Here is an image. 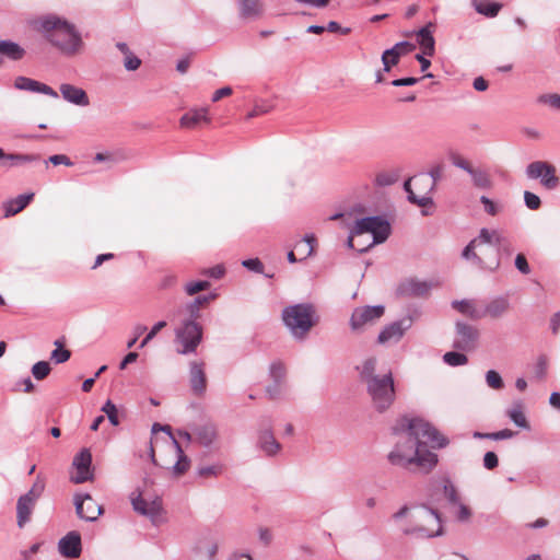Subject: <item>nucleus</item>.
Listing matches in <instances>:
<instances>
[{
  "label": "nucleus",
  "instance_id": "f257e3e1",
  "mask_svg": "<svg viewBox=\"0 0 560 560\" xmlns=\"http://www.w3.org/2000/svg\"><path fill=\"white\" fill-rule=\"evenodd\" d=\"M392 430L397 440L388 460L404 468L415 465L425 474L436 466L439 459L435 453L423 447L442 448L448 443L431 423L421 418L401 417Z\"/></svg>",
  "mask_w": 560,
  "mask_h": 560
},
{
  "label": "nucleus",
  "instance_id": "f03ea898",
  "mask_svg": "<svg viewBox=\"0 0 560 560\" xmlns=\"http://www.w3.org/2000/svg\"><path fill=\"white\" fill-rule=\"evenodd\" d=\"M501 234L495 230L482 229L463 250V258L472 265L493 270L499 266V245Z\"/></svg>",
  "mask_w": 560,
  "mask_h": 560
},
{
  "label": "nucleus",
  "instance_id": "7ed1b4c3",
  "mask_svg": "<svg viewBox=\"0 0 560 560\" xmlns=\"http://www.w3.org/2000/svg\"><path fill=\"white\" fill-rule=\"evenodd\" d=\"M389 234L390 225L382 217L358 219L351 229L348 246L365 252L373 245L385 242Z\"/></svg>",
  "mask_w": 560,
  "mask_h": 560
},
{
  "label": "nucleus",
  "instance_id": "20e7f679",
  "mask_svg": "<svg viewBox=\"0 0 560 560\" xmlns=\"http://www.w3.org/2000/svg\"><path fill=\"white\" fill-rule=\"evenodd\" d=\"M405 516H409V524L402 527L406 535L430 538L442 533L440 514L433 509L422 505L410 510L405 505L393 515L395 520Z\"/></svg>",
  "mask_w": 560,
  "mask_h": 560
},
{
  "label": "nucleus",
  "instance_id": "39448f33",
  "mask_svg": "<svg viewBox=\"0 0 560 560\" xmlns=\"http://www.w3.org/2000/svg\"><path fill=\"white\" fill-rule=\"evenodd\" d=\"M45 37L62 54L74 56L82 51L83 42L75 27L65 20L49 16L42 22Z\"/></svg>",
  "mask_w": 560,
  "mask_h": 560
},
{
  "label": "nucleus",
  "instance_id": "423d86ee",
  "mask_svg": "<svg viewBox=\"0 0 560 560\" xmlns=\"http://www.w3.org/2000/svg\"><path fill=\"white\" fill-rule=\"evenodd\" d=\"M444 166L438 164L430 170L429 175H418L405 183V189L408 192V199L419 207H427L432 203L430 192L435 186L438 179L443 175Z\"/></svg>",
  "mask_w": 560,
  "mask_h": 560
},
{
  "label": "nucleus",
  "instance_id": "0eeeda50",
  "mask_svg": "<svg viewBox=\"0 0 560 560\" xmlns=\"http://www.w3.org/2000/svg\"><path fill=\"white\" fill-rule=\"evenodd\" d=\"M315 310L311 304H295L282 311V319L293 337L303 339L315 324Z\"/></svg>",
  "mask_w": 560,
  "mask_h": 560
},
{
  "label": "nucleus",
  "instance_id": "6e6552de",
  "mask_svg": "<svg viewBox=\"0 0 560 560\" xmlns=\"http://www.w3.org/2000/svg\"><path fill=\"white\" fill-rule=\"evenodd\" d=\"M366 390L373 407L378 412L387 410L395 400V384L392 372L389 371L378 378H372L366 383Z\"/></svg>",
  "mask_w": 560,
  "mask_h": 560
},
{
  "label": "nucleus",
  "instance_id": "1a4fd4ad",
  "mask_svg": "<svg viewBox=\"0 0 560 560\" xmlns=\"http://www.w3.org/2000/svg\"><path fill=\"white\" fill-rule=\"evenodd\" d=\"M202 339V328L195 320H185L175 329L176 351L179 354H190L196 352L197 347Z\"/></svg>",
  "mask_w": 560,
  "mask_h": 560
},
{
  "label": "nucleus",
  "instance_id": "9d476101",
  "mask_svg": "<svg viewBox=\"0 0 560 560\" xmlns=\"http://www.w3.org/2000/svg\"><path fill=\"white\" fill-rule=\"evenodd\" d=\"M385 314L384 305L359 306L351 314L349 325L353 332H363L376 324Z\"/></svg>",
  "mask_w": 560,
  "mask_h": 560
},
{
  "label": "nucleus",
  "instance_id": "9b49d317",
  "mask_svg": "<svg viewBox=\"0 0 560 560\" xmlns=\"http://www.w3.org/2000/svg\"><path fill=\"white\" fill-rule=\"evenodd\" d=\"M412 325L413 317L411 315H406L388 323L381 329L377 336V343L383 346L397 345Z\"/></svg>",
  "mask_w": 560,
  "mask_h": 560
},
{
  "label": "nucleus",
  "instance_id": "f8f14e48",
  "mask_svg": "<svg viewBox=\"0 0 560 560\" xmlns=\"http://www.w3.org/2000/svg\"><path fill=\"white\" fill-rule=\"evenodd\" d=\"M526 174L532 179L541 178V185L547 189H555L559 186L560 179L556 175V167L545 161H536L528 164Z\"/></svg>",
  "mask_w": 560,
  "mask_h": 560
},
{
  "label": "nucleus",
  "instance_id": "ddd939ff",
  "mask_svg": "<svg viewBox=\"0 0 560 560\" xmlns=\"http://www.w3.org/2000/svg\"><path fill=\"white\" fill-rule=\"evenodd\" d=\"M478 340L479 330L477 327L463 322L456 323L453 348L459 351H471L477 348Z\"/></svg>",
  "mask_w": 560,
  "mask_h": 560
},
{
  "label": "nucleus",
  "instance_id": "4468645a",
  "mask_svg": "<svg viewBox=\"0 0 560 560\" xmlns=\"http://www.w3.org/2000/svg\"><path fill=\"white\" fill-rule=\"evenodd\" d=\"M91 466L92 454L89 448H82L72 460L74 474L70 480L77 485L91 480L93 478Z\"/></svg>",
  "mask_w": 560,
  "mask_h": 560
},
{
  "label": "nucleus",
  "instance_id": "2eb2a0df",
  "mask_svg": "<svg viewBox=\"0 0 560 560\" xmlns=\"http://www.w3.org/2000/svg\"><path fill=\"white\" fill-rule=\"evenodd\" d=\"M74 505L77 515L84 521L93 522L102 514V508L97 505L90 494L77 495Z\"/></svg>",
  "mask_w": 560,
  "mask_h": 560
},
{
  "label": "nucleus",
  "instance_id": "dca6fc26",
  "mask_svg": "<svg viewBox=\"0 0 560 560\" xmlns=\"http://www.w3.org/2000/svg\"><path fill=\"white\" fill-rule=\"evenodd\" d=\"M152 431L154 433L156 431H164V432H166L168 434L170 439L172 440V444L175 447L176 454H177V462L173 466V472L176 476H180V475L185 474L188 470V468L190 467V460L185 455V453H184L182 446L179 445V443L173 436L172 431H171V427L170 425H161L159 423H154L153 427H152Z\"/></svg>",
  "mask_w": 560,
  "mask_h": 560
},
{
  "label": "nucleus",
  "instance_id": "f3484780",
  "mask_svg": "<svg viewBox=\"0 0 560 560\" xmlns=\"http://www.w3.org/2000/svg\"><path fill=\"white\" fill-rule=\"evenodd\" d=\"M189 382L194 394L202 395L206 392L207 377L203 363L196 361L190 363Z\"/></svg>",
  "mask_w": 560,
  "mask_h": 560
},
{
  "label": "nucleus",
  "instance_id": "a211bd4d",
  "mask_svg": "<svg viewBox=\"0 0 560 560\" xmlns=\"http://www.w3.org/2000/svg\"><path fill=\"white\" fill-rule=\"evenodd\" d=\"M59 551L67 558H78L81 553V537L77 532H70L59 540Z\"/></svg>",
  "mask_w": 560,
  "mask_h": 560
},
{
  "label": "nucleus",
  "instance_id": "6ab92c4d",
  "mask_svg": "<svg viewBox=\"0 0 560 560\" xmlns=\"http://www.w3.org/2000/svg\"><path fill=\"white\" fill-rule=\"evenodd\" d=\"M131 502L136 512L151 518L160 515L162 510V502L160 499L148 501L139 494L136 498H132Z\"/></svg>",
  "mask_w": 560,
  "mask_h": 560
},
{
  "label": "nucleus",
  "instance_id": "aec40b11",
  "mask_svg": "<svg viewBox=\"0 0 560 560\" xmlns=\"http://www.w3.org/2000/svg\"><path fill=\"white\" fill-rule=\"evenodd\" d=\"M238 12L244 20H257L262 18L265 5L261 0H238Z\"/></svg>",
  "mask_w": 560,
  "mask_h": 560
},
{
  "label": "nucleus",
  "instance_id": "412c9836",
  "mask_svg": "<svg viewBox=\"0 0 560 560\" xmlns=\"http://www.w3.org/2000/svg\"><path fill=\"white\" fill-rule=\"evenodd\" d=\"M257 445L266 456L270 457L277 455L281 450L280 443L276 440L270 429L259 432Z\"/></svg>",
  "mask_w": 560,
  "mask_h": 560
},
{
  "label": "nucleus",
  "instance_id": "4be33fe9",
  "mask_svg": "<svg viewBox=\"0 0 560 560\" xmlns=\"http://www.w3.org/2000/svg\"><path fill=\"white\" fill-rule=\"evenodd\" d=\"M194 435L195 441L206 447L211 446L218 439L217 428L210 422L197 425Z\"/></svg>",
  "mask_w": 560,
  "mask_h": 560
},
{
  "label": "nucleus",
  "instance_id": "5701e85b",
  "mask_svg": "<svg viewBox=\"0 0 560 560\" xmlns=\"http://www.w3.org/2000/svg\"><path fill=\"white\" fill-rule=\"evenodd\" d=\"M36 501L27 495H21L16 503V523L20 528L30 522L32 513L35 509Z\"/></svg>",
  "mask_w": 560,
  "mask_h": 560
},
{
  "label": "nucleus",
  "instance_id": "b1692460",
  "mask_svg": "<svg viewBox=\"0 0 560 560\" xmlns=\"http://www.w3.org/2000/svg\"><path fill=\"white\" fill-rule=\"evenodd\" d=\"M60 93L66 101L75 105L88 106L90 104L85 91L78 86L71 84H61Z\"/></svg>",
  "mask_w": 560,
  "mask_h": 560
},
{
  "label": "nucleus",
  "instance_id": "393cba45",
  "mask_svg": "<svg viewBox=\"0 0 560 560\" xmlns=\"http://www.w3.org/2000/svg\"><path fill=\"white\" fill-rule=\"evenodd\" d=\"M180 126L183 128H196L202 122H209L208 110L206 108H198L187 112L180 118Z\"/></svg>",
  "mask_w": 560,
  "mask_h": 560
},
{
  "label": "nucleus",
  "instance_id": "a878e982",
  "mask_svg": "<svg viewBox=\"0 0 560 560\" xmlns=\"http://www.w3.org/2000/svg\"><path fill=\"white\" fill-rule=\"evenodd\" d=\"M34 192L19 195L16 198L4 203V215L12 217L24 210L33 200Z\"/></svg>",
  "mask_w": 560,
  "mask_h": 560
},
{
  "label": "nucleus",
  "instance_id": "bb28decb",
  "mask_svg": "<svg viewBox=\"0 0 560 560\" xmlns=\"http://www.w3.org/2000/svg\"><path fill=\"white\" fill-rule=\"evenodd\" d=\"M431 27H433L432 23H429L427 26L422 27L418 32L419 45L422 49V54L429 57L434 55V38L432 36Z\"/></svg>",
  "mask_w": 560,
  "mask_h": 560
},
{
  "label": "nucleus",
  "instance_id": "cd10ccee",
  "mask_svg": "<svg viewBox=\"0 0 560 560\" xmlns=\"http://www.w3.org/2000/svg\"><path fill=\"white\" fill-rule=\"evenodd\" d=\"M35 160V156L28 154H8L0 148V165L5 168L25 164Z\"/></svg>",
  "mask_w": 560,
  "mask_h": 560
},
{
  "label": "nucleus",
  "instance_id": "c85d7f7f",
  "mask_svg": "<svg viewBox=\"0 0 560 560\" xmlns=\"http://www.w3.org/2000/svg\"><path fill=\"white\" fill-rule=\"evenodd\" d=\"M506 416L518 428L528 430L529 424L523 410L521 401L513 402L512 407L506 410Z\"/></svg>",
  "mask_w": 560,
  "mask_h": 560
},
{
  "label": "nucleus",
  "instance_id": "c756f323",
  "mask_svg": "<svg viewBox=\"0 0 560 560\" xmlns=\"http://www.w3.org/2000/svg\"><path fill=\"white\" fill-rule=\"evenodd\" d=\"M510 307L509 300L506 298L500 296L490 301L485 310V313L492 318H498L502 316Z\"/></svg>",
  "mask_w": 560,
  "mask_h": 560
},
{
  "label": "nucleus",
  "instance_id": "7c9ffc66",
  "mask_svg": "<svg viewBox=\"0 0 560 560\" xmlns=\"http://www.w3.org/2000/svg\"><path fill=\"white\" fill-rule=\"evenodd\" d=\"M376 364H377V359L375 357H371V358L365 359L362 362V364L357 368L360 373L361 380L365 384L369 383L372 378H378L382 376V375L375 374Z\"/></svg>",
  "mask_w": 560,
  "mask_h": 560
},
{
  "label": "nucleus",
  "instance_id": "2f4dec72",
  "mask_svg": "<svg viewBox=\"0 0 560 560\" xmlns=\"http://www.w3.org/2000/svg\"><path fill=\"white\" fill-rule=\"evenodd\" d=\"M117 48L124 55V66L128 71H135L141 66V60L130 51L127 44L118 43Z\"/></svg>",
  "mask_w": 560,
  "mask_h": 560
},
{
  "label": "nucleus",
  "instance_id": "473e14b6",
  "mask_svg": "<svg viewBox=\"0 0 560 560\" xmlns=\"http://www.w3.org/2000/svg\"><path fill=\"white\" fill-rule=\"evenodd\" d=\"M443 492L448 503L452 505L459 504L462 501L460 494L455 487V485L451 481L450 478L443 479Z\"/></svg>",
  "mask_w": 560,
  "mask_h": 560
},
{
  "label": "nucleus",
  "instance_id": "72a5a7b5",
  "mask_svg": "<svg viewBox=\"0 0 560 560\" xmlns=\"http://www.w3.org/2000/svg\"><path fill=\"white\" fill-rule=\"evenodd\" d=\"M428 282H404L399 288V292L408 293L411 295H423L428 292Z\"/></svg>",
  "mask_w": 560,
  "mask_h": 560
},
{
  "label": "nucleus",
  "instance_id": "f704fd0d",
  "mask_svg": "<svg viewBox=\"0 0 560 560\" xmlns=\"http://www.w3.org/2000/svg\"><path fill=\"white\" fill-rule=\"evenodd\" d=\"M314 244H315V237L314 236H306L304 240L299 242L295 245V250L299 253L300 258L299 260L306 259L310 257L314 250Z\"/></svg>",
  "mask_w": 560,
  "mask_h": 560
},
{
  "label": "nucleus",
  "instance_id": "c9c22d12",
  "mask_svg": "<svg viewBox=\"0 0 560 560\" xmlns=\"http://www.w3.org/2000/svg\"><path fill=\"white\" fill-rule=\"evenodd\" d=\"M54 345L56 349L51 351L50 359L57 364L67 362L71 357L70 350L66 349L60 340H56Z\"/></svg>",
  "mask_w": 560,
  "mask_h": 560
},
{
  "label": "nucleus",
  "instance_id": "e433bc0d",
  "mask_svg": "<svg viewBox=\"0 0 560 560\" xmlns=\"http://www.w3.org/2000/svg\"><path fill=\"white\" fill-rule=\"evenodd\" d=\"M452 306L464 315L470 316L472 318L480 317V314L476 312L472 302L469 300L453 301Z\"/></svg>",
  "mask_w": 560,
  "mask_h": 560
},
{
  "label": "nucleus",
  "instance_id": "4c0bfd02",
  "mask_svg": "<svg viewBox=\"0 0 560 560\" xmlns=\"http://www.w3.org/2000/svg\"><path fill=\"white\" fill-rule=\"evenodd\" d=\"M443 361L450 366H460L468 362V358L458 351H450L443 355Z\"/></svg>",
  "mask_w": 560,
  "mask_h": 560
},
{
  "label": "nucleus",
  "instance_id": "58836bf2",
  "mask_svg": "<svg viewBox=\"0 0 560 560\" xmlns=\"http://www.w3.org/2000/svg\"><path fill=\"white\" fill-rule=\"evenodd\" d=\"M51 371L50 364L47 361H38L32 366V375L37 381L46 378Z\"/></svg>",
  "mask_w": 560,
  "mask_h": 560
},
{
  "label": "nucleus",
  "instance_id": "ea45409f",
  "mask_svg": "<svg viewBox=\"0 0 560 560\" xmlns=\"http://www.w3.org/2000/svg\"><path fill=\"white\" fill-rule=\"evenodd\" d=\"M486 383L490 388L495 390L502 389L504 386L501 375L494 370H489L486 373Z\"/></svg>",
  "mask_w": 560,
  "mask_h": 560
},
{
  "label": "nucleus",
  "instance_id": "a19ab883",
  "mask_svg": "<svg viewBox=\"0 0 560 560\" xmlns=\"http://www.w3.org/2000/svg\"><path fill=\"white\" fill-rule=\"evenodd\" d=\"M215 298H217L215 293L203 294V295L197 296L195 299V301L192 303H190L188 306L190 314L192 316L196 315L198 313L200 306L207 304L208 302L214 300Z\"/></svg>",
  "mask_w": 560,
  "mask_h": 560
},
{
  "label": "nucleus",
  "instance_id": "79ce46f5",
  "mask_svg": "<svg viewBox=\"0 0 560 560\" xmlns=\"http://www.w3.org/2000/svg\"><path fill=\"white\" fill-rule=\"evenodd\" d=\"M454 510V515L459 522H467L471 517V510L468 505H466L463 501L459 504L452 505Z\"/></svg>",
  "mask_w": 560,
  "mask_h": 560
},
{
  "label": "nucleus",
  "instance_id": "37998d69",
  "mask_svg": "<svg viewBox=\"0 0 560 560\" xmlns=\"http://www.w3.org/2000/svg\"><path fill=\"white\" fill-rule=\"evenodd\" d=\"M102 411L107 416L112 425L116 427L119 424L118 410L112 400H107L104 404Z\"/></svg>",
  "mask_w": 560,
  "mask_h": 560
},
{
  "label": "nucleus",
  "instance_id": "c03bdc74",
  "mask_svg": "<svg viewBox=\"0 0 560 560\" xmlns=\"http://www.w3.org/2000/svg\"><path fill=\"white\" fill-rule=\"evenodd\" d=\"M45 490V481L37 477L31 489L24 494L31 498L32 500L36 501L40 498Z\"/></svg>",
  "mask_w": 560,
  "mask_h": 560
},
{
  "label": "nucleus",
  "instance_id": "a18cd8bd",
  "mask_svg": "<svg viewBox=\"0 0 560 560\" xmlns=\"http://www.w3.org/2000/svg\"><path fill=\"white\" fill-rule=\"evenodd\" d=\"M399 59L400 57L392 49L385 50L382 55L384 70L388 72L392 69V67L396 66L399 62Z\"/></svg>",
  "mask_w": 560,
  "mask_h": 560
},
{
  "label": "nucleus",
  "instance_id": "49530a36",
  "mask_svg": "<svg viewBox=\"0 0 560 560\" xmlns=\"http://www.w3.org/2000/svg\"><path fill=\"white\" fill-rule=\"evenodd\" d=\"M269 373L271 378L279 383L285 375V368L280 361H275L270 364Z\"/></svg>",
  "mask_w": 560,
  "mask_h": 560
},
{
  "label": "nucleus",
  "instance_id": "de8ad7c7",
  "mask_svg": "<svg viewBox=\"0 0 560 560\" xmlns=\"http://www.w3.org/2000/svg\"><path fill=\"white\" fill-rule=\"evenodd\" d=\"M14 86L19 90H26V91H36L37 81L25 78V77H18L14 82Z\"/></svg>",
  "mask_w": 560,
  "mask_h": 560
},
{
  "label": "nucleus",
  "instance_id": "09e8293b",
  "mask_svg": "<svg viewBox=\"0 0 560 560\" xmlns=\"http://www.w3.org/2000/svg\"><path fill=\"white\" fill-rule=\"evenodd\" d=\"M166 326V322L165 320H160L152 328L151 330L147 334V336L142 339L141 343H140V348H143L145 347L155 336L156 334L163 329L164 327Z\"/></svg>",
  "mask_w": 560,
  "mask_h": 560
},
{
  "label": "nucleus",
  "instance_id": "8fccbe9b",
  "mask_svg": "<svg viewBox=\"0 0 560 560\" xmlns=\"http://www.w3.org/2000/svg\"><path fill=\"white\" fill-rule=\"evenodd\" d=\"M500 4L498 3H481L477 7V11L487 16H495L500 11Z\"/></svg>",
  "mask_w": 560,
  "mask_h": 560
},
{
  "label": "nucleus",
  "instance_id": "3c124183",
  "mask_svg": "<svg viewBox=\"0 0 560 560\" xmlns=\"http://www.w3.org/2000/svg\"><path fill=\"white\" fill-rule=\"evenodd\" d=\"M202 275L208 278L220 279L225 276V268L223 265H217L214 267L205 269Z\"/></svg>",
  "mask_w": 560,
  "mask_h": 560
},
{
  "label": "nucleus",
  "instance_id": "603ef678",
  "mask_svg": "<svg viewBox=\"0 0 560 560\" xmlns=\"http://www.w3.org/2000/svg\"><path fill=\"white\" fill-rule=\"evenodd\" d=\"M416 46L409 42H400L397 43L393 48H390L394 52H396L399 57L408 55L412 50H415Z\"/></svg>",
  "mask_w": 560,
  "mask_h": 560
},
{
  "label": "nucleus",
  "instance_id": "864d4df0",
  "mask_svg": "<svg viewBox=\"0 0 560 560\" xmlns=\"http://www.w3.org/2000/svg\"><path fill=\"white\" fill-rule=\"evenodd\" d=\"M210 282H188L185 287V291L188 295H194L200 291L208 289Z\"/></svg>",
  "mask_w": 560,
  "mask_h": 560
},
{
  "label": "nucleus",
  "instance_id": "5fc2aeb1",
  "mask_svg": "<svg viewBox=\"0 0 560 560\" xmlns=\"http://www.w3.org/2000/svg\"><path fill=\"white\" fill-rule=\"evenodd\" d=\"M524 199L527 208L530 210H537L541 205L540 198L530 191H525Z\"/></svg>",
  "mask_w": 560,
  "mask_h": 560
},
{
  "label": "nucleus",
  "instance_id": "6e6d98bb",
  "mask_svg": "<svg viewBox=\"0 0 560 560\" xmlns=\"http://www.w3.org/2000/svg\"><path fill=\"white\" fill-rule=\"evenodd\" d=\"M516 433L510 429H503L497 432L488 433L486 436L487 439L500 441V440H506L512 439Z\"/></svg>",
  "mask_w": 560,
  "mask_h": 560
},
{
  "label": "nucleus",
  "instance_id": "4d7b16f0",
  "mask_svg": "<svg viewBox=\"0 0 560 560\" xmlns=\"http://www.w3.org/2000/svg\"><path fill=\"white\" fill-rule=\"evenodd\" d=\"M242 266L258 273H264V265L258 258L246 259Z\"/></svg>",
  "mask_w": 560,
  "mask_h": 560
},
{
  "label": "nucleus",
  "instance_id": "13d9d810",
  "mask_svg": "<svg viewBox=\"0 0 560 560\" xmlns=\"http://www.w3.org/2000/svg\"><path fill=\"white\" fill-rule=\"evenodd\" d=\"M499 464V459L495 453L493 452H487L483 456V466L491 470L495 468Z\"/></svg>",
  "mask_w": 560,
  "mask_h": 560
},
{
  "label": "nucleus",
  "instance_id": "bf43d9fd",
  "mask_svg": "<svg viewBox=\"0 0 560 560\" xmlns=\"http://www.w3.org/2000/svg\"><path fill=\"white\" fill-rule=\"evenodd\" d=\"M515 267L523 273L528 275L529 273V265L527 262V259L525 255L518 254L515 258Z\"/></svg>",
  "mask_w": 560,
  "mask_h": 560
},
{
  "label": "nucleus",
  "instance_id": "052dcab7",
  "mask_svg": "<svg viewBox=\"0 0 560 560\" xmlns=\"http://www.w3.org/2000/svg\"><path fill=\"white\" fill-rule=\"evenodd\" d=\"M220 471H221V466L213 465V466H207V467L199 468L198 475L200 477H210V476L219 475Z\"/></svg>",
  "mask_w": 560,
  "mask_h": 560
},
{
  "label": "nucleus",
  "instance_id": "680f3d73",
  "mask_svg": "<svg viewBox=\"0 0 560 560\" xmlns=\"http://www.w3.org/2000/svg\"><path fill=\"white\" fill-rule=\"evenodd\" d=\"M472 175L474 182L479 187H487L489 184V178L486 174L481 172H477L474 170V173H470Z\"/></svg>",
  "mask_w": 560,
  "mask_h": 560
},
{
  "label": "nucleus",
  "instance_id": "e2e57ef3",
  "mask_svg": "<svg viewBox=\"0 0 560 560\" xmlns=\"http://www.w3.org/2000/svg\"><path fill=\"white\" fill-rule=\"evenodd\" d=\"M49 162L54 165H60L63 164L66 166H71L72 162L70 159L65 154H55L49 158Z\"/></svg>",
  "mask_w": 560,
  "mask_h": 560
},
{
  "label": "nucleus",
  "instance_id": "0e129e2a",
  "mask_svg": "<svg viewBox=\"0 0 560 560\" xmlns=\"http://www.w3.org/2000/svg\"><path fill=\"white\" fill-rule=\"evenodd\" d=\"M233 91L230 86H224L219 90H217L212 95V101L218 102L223 97L232 95Z\"/></svg>",
  "mask_w": 560,
  "mask_h": 560
},
{
  "label": "nucleus",
  "instance_id": "69168bd1",
  "mask_svg": "<svg viewBox=\"0 0 560 560\" xmlns=\"http://www.w3.org/2000/svg\"><path fill=\"white\" fill-rule=\"evenodd\" d=\"M35 92L43 93V94L49 95L55 98L58 97V94L55 90H52L50 86H48L44 83H40L38 81H37V86H36Z\"/></svg>",
  "mask_w": 560,
  "mask_h": 560
},
{
  "label": "nucleus",
  "instance_id": "338daca9",
  "mask_svg": "<svg viewBox=\"0 0 560 560\" xmlns=\"http://www.w3.org/2000/svg\"><path fill=\"white\" fill-rule=\"evenodd\" d=\"M481 202L485 205V209L486 211L491 214V215H495L498 213V208L497 206L494 205L493 201H491L489 198H487L486 196H482L481 197Z\"/></svg>",
  "mask_w": 560,
  "mask_h": 560
},
{
  "label": "nucleus",
  "instance_id": "774afa93",
  "mask_svg": "<svg viewBox=\"0 0 560 560\" xmlns=\"http://www.w3.org/2000/svg\"><path fill=\"white\" fill-rule=\"evenodd\" d=\"M541 101L548 103L550 106L560 109V95L550 94L541 97Z\"/></svg>",
  "mask_w": 560,
  "mask_h": 560
}]
</instances>
